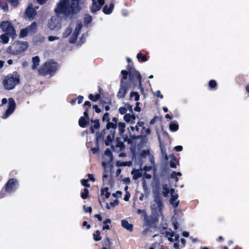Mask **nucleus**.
<instances>
[{"instance_id": "1", "label": "nucleus", "mask_w": 249, "mask_h": 249, "mask_svg": "<svg viewBox=\"0 0 249 249\" xmlns=\"http://www.w3.org/2000/svg\"><path fill=\"white\" fill-rule=\"evenodd\" d=\"M82 3V0H60L55 12L65 15L76 13L80 11Z\"/></svg>"}, {"instance_id": "2", "label": "nucleus", "mask_w": 249, "mask_h": 249, "mask_svg": "<svg viewBox=\"0 0 249 249\" xmlns=\"http://www.w3.org/2000/svg\"><path fill=\"white\" fill-rule=\"evenodd\" d=\"M163 205L161 202V196L159 192H154V201L153 204L151 205V209L152 213L159 216L162 215V210Z\"/></svg>"}, {"instance_id": "3", "label": "nucleus", "mask_w": 249, "mask_h": 249, "mask_svg": "<svg viewBox=\"0 0 249 249\" xmlns=\"http://www.w3.org/2000/svg\"><path fill=\"white\" fill-rule=\"evenodd\" d=\"M28 47L27 42L15 41L7 48L6 51L8 53L16 55L25 51Z\"/></svg>"}, {"instance_id": "4", "label": "nucleus", "mask_w": 249, "mask_h": 249, "mask_svg": "<svg viewBox=\"0 0 249 249\" xmlns=\"http://www.w3.org/2000/svg\"><path fill=\"white\" fill-rule=\"evenodd\" d=\"M19 82V76L18 72H14L13 73L6 76L3 80L4 87L8 90L12 89Z\"/></svg>"}, {"instance_id": "5", "label": "nucleus", "mask_w": 249, "mask_h": 249, "mask_svg": "<svg viewBox=\"0 0 249 249\" xmlns=\"http://www.w3.org/2000/svg\"><path fill=\"white\" fill-rule=\"evenodd\" d=\"M57 69L56 63L49 61L46 62L38 70L39 74L44 76H52Z\"/></svg>"}, {"instance_id": "6", "label": "nucleus", "mask_w": 249, "mask_h": 249, "mask_svg": "<svg viewBox=\"0 0 249 249\" xmlns=\"http://www.w3.org/2000/svg\"><path fill=\"white\" fill-rule=\"evenodd\" d=\"M8 102V108L5 113L2 115V118L3 119H6L14 111L16 108V103L15 100L10 98L7 100L6 98H3L1 100V104L0 106H3Z\"/></svg>"}, {"instance_id": "7", "label": "nucleus", "mask_w": 249, "mask_h": 249, "mask_svg": "<svg viewBox=\"0 0 249 249\" xmlns=\"http://www.w3.org/2000/svg\"><path fill=\"white\" fill-rule=\"evenodd\" d=\"M0 27L3 32L8 34L11 37L14 38L16 36V31L12 23L8 21H3L0 23Z\"/></svg>"}, {"instance_id": "8", "label": "nucleus", "mask_w": 249, "mask_h": 249, "mask_svg": "<svg viewBox=\"0 0 249 249\" xmlns=\"http://www.w3.org/2000/svg\"><path fill=\"white\" fill-rule=\"evenodd\" d=\"M130 86L131 84L129 82L123 81H121L120 83V88L117 93V97L119 98H124L128 90L130 88Z\"/></svg>"}, {"instance_id": "9", "label": "nucleus", "mask_w": 249, "mask_h": 249, "mask_svg": "<svg viewBox=\"0 0 249 249\" xmlns=\"http://www.w3.org/2000/svg\"><path fill=\"white\" fill-rule=\"evenodd\" d=\"M82 26V24L81 22H77L76 23V27L74 30V31L72 34L70 38L69 41L70 43H73L75 42L77 39V37L80 32Z\"/></svg>"}, {"instance_id": "10", "label": "nucleus", "mask_w": 249, "mask_h": 249, "mask_svg": "<svg viewBox=\"0 0 249 249\" xmlns=\"http://www.w3.org/2000/svg\"><path fill=\"white\" fill-rule=\"evenodd\" d=\"M18 184L17 180L11 178L7 182L5 186V191L9 193L15 191L17 188L16 186Z\"/></svg>"}, {"instance_id": "11", "label": "nucleus", "mask_w": 249, "mask_h": 249, "mask_svg": "<svg viewBox=\"0 0 249 249\" xmlns=\"http://www.w3.org/2000/svg\"><path fill=\"white\" fill-rule=\"evenodd\" d=\"M128 72L130 76V79L132 81L138 80L139 83V85H141V79L142 76L139 71H136L134 69H129Z\"/></svg>"}, {"instance_id": "12", "label": "nucleus", "mask_w": 249, "mask_h": 249, "mask_svg": "<svg viewBox=\"0 0 249 249\" xmlns=\"http://www.w3.org/2000/svg\"><path fill=\"white\" fill-rule=\"evenodd\" d=\"M48 27L51 30H58L60 28L61 25L56 17H53L48 22Z\"/></svg>"}, {"instance_id": "13", "label": "nucleus", "mask_w": 249, "mask_h": 249, "mask_svg": "<svg viewBox=\"0 0 249 249\" xmlns=\"http://www.w3.org/2000/svg\"><path fill=\"white\" fill-rule=\"evenodd\" d=\"M127 108L131 112H132V107L131 106H128ZM124 119L126 123L133 124L135 123L136 116L133 113H132V114L127 113L124 116Z\"/></svg>"}, {"instance_id": "14", "label": "nucleus", "mask_w": 249, "mask_h": 249, "mask_svg": "<svg viewBox=\"0 0 249 249\" xmlns=\"http://www.w3.org/2000/svg\"><path fill=\"white\" fill-rule=\"evenodd\" d=\"M92 4L90 7V10L92 12L99 10L105 2V0H92Z\"/></svg>"}, {"instance_id": "15", "label": "nucleus", "mask_w": 249, "mask_h": 249, "mask_svg": "<svg viewBox=\"0 0 249 249\" xmlns=\"http://www.w3.org/2000/svg\"><path fill=\"white\" fill-rule=\"evenodd\" d=\"M171 198L170 202L174 207H177L178 204L179 200L178 199V195L175 193V190L171 189L170 190Z\"/></svg>"}, {"instance_id": "16", "label": "nucleus", "mask_w": 249, "mask_h": 249, "mask_svg": "<svg viewBox=\"0 0 249 249\" xmlns=\"http://www.w3.org/2000/svg\"><path fill=\"white\" fill-rule=\"evenodd\" d=\"M36 14V10L33 8V5L30 3L26 11V15L29 18H33Z\"/></svg>"}, {"instance_id": "17", "label": "nucleus", "mask_w": 249, "mask_h": 249, "mask_svg": "<svg viewBox=\"0 0 249 249\" xmlns=\"http://www.w3.org/2000/svg\"><path fill=\"white\" fill-rule=\"evenodd\" d=\"M169 158L171 159L170 161V167L173 168H176L177 167V164H178V160L173 155H171Z\"/></svg>"}, {"instance_id": "18", "label": "nucleus", "mask_w": 249, "mask_h": 249, "mask_svg": "<svg viewBox=\"0 0 249 249\" xmlns=\"http://www.w3.org/2000/svg\"><path fill=\"white\" fill-rule=\"evenodd\" d=\"M142 174V170H133L131 171V174L133 175V179L136 180L140 178Z\"/></svg>"}, {"instance_id": "19", "label": "nucleus", "mask_w": 249, "mask_h": 249, "mask_svg": "<svg viewBox=\"0 0 249 249\" xmlns=\"http://www.w3.org/2000/svg\"><path fill=\"white\" fill-rule=\"evenodd\" d=\"M9 36L8 34L4 33L0 36V43L7 44L9 40Z\"/></svg>"}, {"instance_id": "20", "label": "nucleus", "mask_w": 249, "mask_h": 249, "mask_svg": "<svg viewBox=\"0 0 249 249\" xmlns=\"http://www.w3.org/2000/svg\"><path fill=\"white\" fill-rule=\"evenodd\" d=\"M121 225L122 227L129 231H132L133 226L132 224H129L127 221L125 220H122L121 221Z\"/></svg>"}, {"instance_id": "21", "label": "nucleus", "mask_w": 249, "mask_h": 249, "mask_svg": "<svg viewBox=\"0 0 249 249\" xmlns=\"http://www.w3.org/2000/svg\"><path fill=\"white\" fill-rule=\"evenodd\" d=\"M117 127L116 124H114L113 122H107V124L106 126V128L107 130H110V132L115 133V129Z\"/></svg>"}, {"instance_id": "22", "label": "nucleus", "mask_w": 249, "mask_h": 249, "mask_svg": "<svg viewBox=\"0 0 249 249\" xmlns=\"http://www.w3.org/2000/svg\"><path fill=\"white\" fill-rule=\"evenodd\" d=\"M45 39V37L44 36L41 35H37L34 37L33 41L35 43L37 44L38 43H41L44 42Z\"/></svg>"}, {"instance_id": "23", "label": "nucleus", "mask_w": 249, "mask_h": 249, "mask_svg": "<svg viewBox=\"0 0 249 249\" xmlns=\"http://www.w3.org/2000/svg\"><path fill=\"white\" fill-rule=\"evenodd\" d=\"M89 119L85 117H81L79 120V124L82 127H85L88 124Z\"/></svg>"}, {"instance_id": "24", "label": "nucleus", "mask_w": 249, "mask_h": 249, "mask_svg": "<svg viewBox=\"0 0 249 249\" xmlns=\"http://www.w3.org/2000/svg\"><path fill=\"white\" fill-rule=\"evenodd\" d=\"M114 134L115 133H113L111 132L109 134L107 135V140L105 141V143L106 145L108 146L111 143L112 141L114 138Z\"/></svg>"}, {"instance_id": "25", "label": "nucleus", "mask_w": 249, "mask_h": 249, "mask_svg": "<svg viewBox=\"0 0 249 249\" xmlns=\"http://www.w3.org/2000/svg\"><path fill=\"white\" fill-rule=\"evenodd\" d=\"M114 8V4L113 3H111L109 5V7H108L107 5H105L104 7L103 11L104 13L106 14H110Z\"/></svg>"}, {"instance_id": "26", "label": "nucleus", "mask_w": 249, "mask_h": 249, "mask_svg": "<svg viewBox=\"0 0 249 249\" xmlns=\"http://www.w3.org/2000/svg\"><path fill=\"white\" fill-rule=\"evenodd\" d=\"M92 122L94 123V124L93 125L91 126L90 131H91V133H94L95 130L98 129L99 128L100 124H99V120L97 119H96Z\"/></svg>"}, {"instance_id": "27", "label": "nucleus", "mask_w": 249, "mask_h": 249, "mask_svg": "<svg viewBox=\"0 0 249 249\" xmlns=\"http://www.w3.org/2000/svg\"><path fill=\"white\" fill-rule=\"evenodd\" d=\"M33 66L32 67V69L35 70L39 65V58L38 56H35L32 58Z\"/></svg>"}, {"instance_id": "28", "label": "nucleus", "mask_w": 249, "mask_h": 249, "mask_svg": "<svg viewBox=\"0 0 249 249\" xmlns=\"http://www.w3.org/2000/svg\"><path fill=\"white\" fill-rule=\"evenodd\" d=\"M165 236L168 237V239L169 241L173 242H174L173 237L174 236V232L172 231H166L165 232Z\"/></svg>"}, {"instance_id": "29", "label": "nucleus", "mask_w": 249, "mask_h": 249, "mask_svg": "<svg viewBox=\"0 0 249 249\" xmlns=\"http://www.w3.org/2000/svg\"><path fill=\"white\" fill-rule=\"evenodd\" d=\"M170 191H169V188L167 184H164L162 185V194L164 197H167Z\"/></svg>"}, {"instance_id": "30", "label": "nucleus", "mask_w": 249, "mask_h": 249, "mask_svg": "<svg viewBox=\"0 0 249 249\" xmlns=\"http://www.w3.org/2000/svg\"><path fill=\"white\" fill-rule=\"evenodd\" d=\"M169 128L172 131H176L178 129V125L176 122H171L170 123Z\"/></svg>"}, {"instance_id": "31", "label": "nucleus", "mask_w": 249, "mask_h": 249, "mask_svg": "<svg viewBox=\"0 0 249 249\" xmlns=\"http://www.w3.org/2000/svg\"><path fill=\"white\" fill-rule=\"evenodd\" d=\"M119 133L121 134L124 132L125 124L124 123L119 122L118 124Z\"/></svg>"}, {"instance_id": "32", "label": "nucleus", "mask_w": 249, "mask_h": 249, "mask_svg": "<svg viewBox=\"0 0 249 249\" xmlns=\"http://www.w3.org/2000/svg\"><path fill=\"white\" fill-rule=\"evenodd\" d=\"M29 30L30 33H33L36 30L37 28V25L36 23L33 22L31 25L27 27Z\"/></svg>"}, {"instance_id": "33", "label": "nucleus", "mask_w": 249, "mask_h": 249, "mask_svg": "<svg viewBox=\"0 0 249 249\" xmlns=\"http://www.w3.org/2000/svg\"><path fill=\"white\" fill-rule=\"evenodd\" d=\"M93 239L95 241H100L101 239V236L100 235V232L99 231H96L93 234Z\"/></svg>"}, {"instance_id": "34", "label": "nucleus", "mask_w": 249, "mask_h": 249, "mask_svg": "<svg viewBox=\"0 0 249 249\" xmlns=\"http://www.w3.org/2000/svg\"><path fill=\"white\" fill-rule=\"evenodd\" d=\"M101 192V195L102 196H105L107 198L109 197L110 193L108 192V188L106 187V188H105L102 189Z\"/></svg>"}, {"instance_id": "35", "label": "nucleus", "mask_w": 249, "mask_h": 249, "mask_svg": "<svg viewBox=\"0 0 249 249\" xmlns=\"http://www.w3.org/2000/svg\"><path fill=\"white\" fill-rule=\"evenodd\" d=\"M81 196L84 199H86L89 196V190L88 189H84L81 192Z\"/></svg>"}, {"instance_id": "36", "label": "nucleus", "mask_w": 249, "mask_h": 249, "mask_svg": "<svg viewBox=\"0 0 249 249\" xmlns=\"http://www.w3.org/2000/svg\"><path fill=\"white\" fill-rule=\"evenodd\" d=\"M28 33H30V32L27 28L23 29L20 31V37H24L27 36Z\"/></svg>"}, {"instance_id": "37", "label": "nucleus", "mask_w": 249, "mask_h": 249, "mask_svg": "<svg viewBox=\"0 0 249 249\" xmlns=\"http://www.w3.org/2000/svg\"><path fill=\"white\" fill-rule=\"evenodd\" d=\"M130 98L134 99L135 101H137L139 100L140 96L137 92H131L130 93Z\"/></svg>"}, {"instance_id": "38", "label": "nucleus", "mask_w": 249, "mask_h": 249, "mask_svg": "<svg viewBox=\"0 0 249 249\" xmlns=\"http://www.w3.org/2000/svg\"><path fill=\"white\" fill-rule=\"evenodd\" d=\"M100 97V95L99 94H97L95 95H93L92 94H90L89 96V99L93 101H96L98 100Z\"/></svg>"}, {"instance_id": "39", "label": "nucleus", "mask_w": 249, "mask_h": 249, "mask_svg": "<svg viewBox=\"0 0 249 249\" xmlns=\"http://www.w3.org/2000/svg\"><path fill=\"white\" fill-rule=\"evenodd\" d=\"M72 29L71 27H68L65 31L64 33L63 34V37L64 38L67 37L71 33Z\"/></svg>"}, {"instance_id": "40", "label": "nucleus", "mask_w": 249, "mask_h": 249, "mask_svg": "<svg viewBox=\"0 0 249 249\" xmlns=\"http://www.w3.org/2000/svg\"><path fill=\"white\" fill-rule=\"evenodd\" d=\"M160 147L162 156L164 157L165 160H168V156L166 154V149H165L163 146L161 145V144H160Z\"/></svg>"}, {"instance_id": "41", "label": "nucleus", "mask_w": 249, "mask_h": 249, "mask_svg": "<svg viewBox=\"0 0 249 249\" xmlns=\"http://www.w3.org/2000/svg\"><path fill=\"white\" fill-rule=\"evenodd\" d=\"M129 73L126 71L122 70L121 71V74H122V78L121 79V82L123 81H125V80L127 79V75Z\"/></svg>"}, {"instance_id": "42", "label": "nucleus", "mask_w": 249, "mask_h": 249, "mask_svg": "<svg viewBox=\"0 0 249 249\" xmlns=\"http://www.w3.org/2000/svg\"><path fill=\"white\" fill-rule=\"evenodd\" d=\"M106 133V130H104V131L101 133H97L96 134V141L97 142H98L100 140H102L104 134Z\"/></svg>"}, {"instance_id": "43", "label": "nucleus", "mask_w": 249, "mask_h": 249, "mask_svg": "<svg viewBox=\"0 0 249 249\" xmlns=\"http://www.w3.org/2000/svg\"><path fill=\"white\" fill-rule=\"evenodd\" d=\"M103 245L104 246L109 247L111 245V242L108 237H107L103 241Z\"/></svg>"}, {"instance_id": "44", "label": "nucleus", "mask_w": 249, "mask_h": 249, "mask_svg": "<svg viewBox=\"0 0 249 249\" xmlns=\"http://www.w3.org/2000/svg\"><path fill=\"white\" fill-rule=\"evenodd\" d=\"M92 20L91 16L89 15H86L84 18V23L85 24H88L91 22Z\"/></svg>"}, {"instance_id": "45", "label": "nucleus", "mask_w": 249, "mask_h": 249, "mask_svg": "<svg viewBox=\"0 0 249 249\" xmlns=\"http://www.w3.org/2000/svg\"><path fill=\"white\" fill-rule=\"evenodd\" d=\"M137 213L138 214H141L144 218V219H146L147 217L146 213L144 210L138 209L137 210Z\"/></svg>"}, {"instance_id": "46", "label": "nucleus", "mask_w": 249, "mask_h": 249, "mask_svg": "<svg viewBox=\"0 0 249 249\" xmlns=\"http://www.w3.org/2000/svg\"><path fill=\"white\" fill-rule=\"evenodd\" d=\"M137 58L140 60L141 59L142 61L145 62L147 60V58L145 56L142 55L141 53H138L137 55Z\"/></svg>"}, {"instance_id": "47", "label": "nucleus", "mask_w": 249, "mask_h": 249, "mask_svg": "<svg viewBox=\"0 0 249 249\" xmlns=\"http://www.w3.org/2000/svg\"><path fill=\"white\" fill-rule=\"evenodd\" d=\"M8 2L13 6L16 7L18 4V0H8Z\"/></svg>"}, {"instance_id": "48", "label": "nucleus", "mask_w": 249, "mask_h": 249, "mask_svg": "<svg viewBox=\"0 0 249 249\" xmlns=\"http://www.w3.org/2000/svg\"><path fill=\"white\" fill-rule=\"evenodd\" d=\"M88 179H83L81 180V184L86 187H89L90 185L88 183Z\"/></svg>"}, {"instance_id": "49", "label": "nucleus", "mask_w": 249, "mask_h": 249, "mask_svg": "<svg viewBox=\"0 0 249 249\" xmlns=\"http://www.w3.org/2000/svg\"><path fill=\"white\" fill-rule=\"evenodd\" d=\"M102 120L103 121H106L107 122H108L109 121V114L108 113H106L102 118Z\"/></svg>"}, {"instance_id": "50", "label": "nucleus", "mask_w": 249, "mask_h": 249, "mask_svg": "<svg viewBox=\"0 0 249 249\" xmlns=\"http://www.w3.org/2000/svg\"><path fill=\"white\" fill-rule=\"evenodd\" d=\"M127 111V108L125 107H121L119 109V112L121 114H124Z\"/></svg>"}, {"instance_id": "51", "label": "nucleus", "mask_w": 249, "mask_h": 249, "mask_svg": "<svg viewBox=\"0 0 249 249\" xmlns=\"http://www.w3.org/2000/svg\"><path fill=\"white\" fill-rule=\"evenodd\" d=\"M152 168L153 167L152 166H145L142 170L144 172H147L151 171L152 169Z\"/></svg>"}, {"instance_id": "52", "label": "nucleus", "mask_w": 249, "mask_h": 249, "mask_svg": "<svg viewBox=\"0 0 249 249\" xmlns=\"http://www.w3.org/2000/svg\"><path fill=\"white\" fill-rule=\"evenodd\" d=\"M0 7L4 11H7L8 10V6L6 3L0 4Z\"/></svg>"}, {"instance_id": "53", "label": "nucleus", "mask_w": 249, "mask_h": 249, "mask_svg": "<svg viewBox=\"0 0 249 249\" xmlns=\"http://www.w3.org/2000/svg\"><path fill=\"white\" fill-rule=\"evenodd\" d=\"M209 85L211 88H214L216 86V82L215 81L212 80L210 81Z\"/></svg>"}, {"instance_id": "54", "label": "nucleus", "mask_w": 249, "mask_h": 249, "mask_svg": "<svg viewBox=\"0 0 249 249\" xmlns=\"http://www.w3.org/2000/svg\"><path fill=\"white\" fill-rule=\"evenodd\" d=\"M83 209L86 213H91L92 211V209L90 207H86V206H84Z\"/></svg>"}, {"instance_id": "55", "label": "nucleus", "mask_w": 249, "mask_h": 249, "mask_svg": "<svg viewBox=\"0 0 249 249\" xmlns=\"http://www.w3.org/2000/svg\"><path fill=\"white\" fill-rule=\"evenodd\" d=\"M176 176H181V173L180 172L177 173L175 171H174L173 172H172V174L171 175V178H174V177Z\"/></svg>"}, {"instance_id": "56", "label": "nucleus", "mask_w": 249, "mask_h": 249, "mask_svg": "<svg viewBox=\"0 0 249 249\" xmlns=\"http://www.w3.org/2000/svg\"><path fill=\"white\" fill-rule=\"evenodd\" d=\"M155 95L158 97H159L160 98V99H162L163 98V95L161 94L160 93V90H158L155 93Z\"/></svg>"}, {"instance_id": "57", "label": "nucleus", "mask_w": 249, "mask_h": 249, "mask_svg": "<svg viewBox=\"0 0 249 249\" xmlns=\"http://www.w3.org/2000/svg\"><path fill=\"white\" fill-rule=\"evenodd\" d=\"M130 196V194L128 192H126V194L124 196V200L125 201H128Z\"/></svg>"}, {"instance_id": "58", "label": "nucleus", "mask_w": 249, "mask_h": 249, "mask_svg": "<svg viewBox=\"0 0 249 249\" xmlns=\"http://www.w3.org/2000/svg\"><path fill=\"white\" fill-rule=\"evenodd\" d=\"M87 176L88 177V178L87 179H88V180H90L92 181V182L95 181V178H94L92 174H88Z\"/></svg>"}, {"instance_id": "59", "label": "nucleus", "mask_w": 249, "mask_h": 249, "mask_svg": "<svg viewBox=\"0 0 249 249\" xmlns=\"http://www.w3.org/2000/svg\"><path fill=\"white\" fill-rule=\"evenodd\" d=\"M143 129L144 130V132H142V134L146 135H148V134H150V130L149 128L145 129L144 128V127H143Z\"/></svg>"}, {"instance_id": "60", "label": "nucleus", "mask_w": 249, "mask_h": 249, "mask_svg": "<svg viewBox=\"0 0 249 249\" xmlns=\"http://www.w3.org/2000/svg\"><path fill=\"white\" fill-rule=\"evenodd\" d=\"M59 38L56 36H49L48 37V40L50 41H53L55 40H58Z\"/></svg>"}, {"instance_id": "61", "label": "nucleus", "mask_w": 249, "mask_h": 249, "mask_svg": "<svg viewBox=\"0 0 249 249\" xmlns=\"http://www.w3.org/2000/svg\"><path fill=\"white\" fill-rule=\"evenodd\" d=\"M119 204V202L118 200H115L113 202H111L110 203V205L112 207H115V206L118 205Z\"/></svg>"}, {"instance_id": "62", "label": "nucleus", "mask_w": 249, "mask_h": 249, "mask_svg": "<svg viewBox=\"0 0 249 249\" xmlns=\"http://www.w3.org/2000/svg\"><path fill=\"white\" fill-rule=\"evenodd\" d=\"M84 97L82 96L79 95L78 96L77 99L78 100V104H81L83 100Z\"/></svg>"}, {"instance_id": "63", "label": "nucleus", "mask_w": 249, "mask_h": 249, "mask_svg": "<svg viewBox=\"0 0 249 249\" xmlns=\"http://www.w3.org/2000/svg\"><path fill=\"white\" fill-rule=\"evenodd\" d=\"M93 108L95 109V111L96 113H100L101 112V109L99 108L97 105H94L93 106Z\"/></svg>"}, {"instance_id": "64", "label": "nucleus", "mask_w": 249, "mask_h": 249, "mask_svg": "<svg viewBox=\"0 0 249 249\" xmlns=\"http://www.w3.org/2000/svg\"><path fill=\"white\" fill-rule=\"evenodd\" d=\"M182 146H181V145H178V146H175V149L177 151H181L182 150Z\"/></svg>"}]
</instances>
